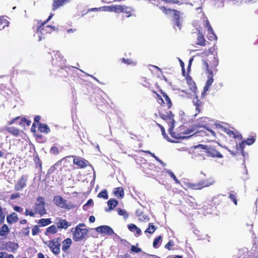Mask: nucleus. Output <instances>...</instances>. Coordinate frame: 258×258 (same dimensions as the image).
Returning <instances> with one entry per match:
<instances>
[{"mask_svg":"<svg viewBox=\"0 0 258 258\" xmlns=\"http://www.w3.org/2000/svg\"><path fill=\"white\" fill-rule=\"evenodd\" d=\"M37 203L33 206V210L26 209L24 214L26 216L34 217L36 214H39L41 216L45 215L46 210L45 209V203L44 198L41 196H39L36 199Z\"/></svg>","mask_w":258,"mask_h":258,"instance_id":"obj_1","label":"nucleus"},{"mask_svg":"<svg viewBox=\"0 0 258 258\" xmlns=\"http://www.w3.org/2000/svg\"><path fill=\"white\" fill-rule=\"evenodd\" d=\"M66 60L64 58L63 56L58 52L54 54L52 57V63L56 66L60 68L61 71L60 73H63V71L67 73V76H64L66 77L71 75L73 73L75 67L72 66H66Z\"/></svg>","mask_w":258,"mask_h":258,"instance_id":"obj_2","label":"nucleus"},{"mask_svg":"<svg viewBox=\"0 0 258 258\" xmlns=\"http://www.w3.org/2000/svg\"><path fill=\"white\" fill-rule=\"evenodd\" d=\"M54 204L60 208L71 210L75 208L77 206V202L75 199H71L69 201L64 199L60 196H55L53 198Z\"/></svg>","mask_w":258,"mask_h":258,"instance_id":"obj_3","label":"nucleus"},{"mask_svg":"<svg viewBox=\"0 0 258 258\" xmlns=\"http://www.w3.org/2000/svg\"><path fill=\"white\" fill-rule=\"evenodd\" d=\"M53 14H50L46 20L42 22L41 20H35L37 23V33L41 34L42 36L50 33L54 30V28L51 25H46V24L51 19Z\"/></svg>","mask_w":258,"mask_h":258,"instance_id":"obj_4","label":"nucleus"},{"mask_svg":"<svg viewBox=\"0 0 258 258\" xmlns=\"http://www.w3.org/2000/svg\"><path fill=\"white\" fill-rule=\"evenodd\" d=\"M215 182L212 177H209L201 180L198 182H188L186 184V187L191 190H201L205 187H209Z\"/></svg>","mask_w":258,"mask_h":258,"instance_id":"obj_5","label":"nucleus"},{"mask_svg":"<svg viewBox=\"0 0 258 258\" xmlns=\"http://www.w3.org/2000/svg\"><path fill=\"white\" fill-rule=\"evenodd\" d=\"M84 226V223H80L75 227V230L73 232V238L75 241L78 242L85 239L89 230L87 228H81Z\"/></svg>","mask_w":258,"mask_h":258,"instance_id":"obj_6","label":"nucleus"},{"mask_svg":"<svg viewBox=\"0 0 258 258\" xmlns=\"http://www.w3.org/2000/svg\"><path fill=\"white\" fill-rule=\"evenodd\" d=\"M160 117L163 120H166L168 125L169 129L168 131L172 137H174L173 135L172 131L174 126L175 120L174 119V115L172 114L171 111H168L166 113L162 112H159Z\"/></svg>","mask_w":258,"mask_h":258,"instance_id":"obj_7","label":"nucleus"},{"mask_svg":"<svg viewBox=\"0 0 258 258\" xmlns=\"http://www.w3.org/2000/svg\"><path fill=\"white\" fill-rule=\"evenodd\" d=\"M203 64L205 67L207 73L209 74L208 76V79L206 81V85L204 87L203 92L202 93V94H204L209 90L210 86L213 83L214 79L213 78V72L209 69L208 61L205 60H203Z\"/></svg>","mask_w":258,"mask_h":258,"instance_id":"obj_8","label":"nucleus"},{"mask_svg":"<svg viewBox=\"0 0 258 258\" xmlns=\"http://www.w3.org/2000/svg\"><path fill=\"white\" fill-rule=\"evenodd\" d=\"M61 242V239L60 237L54 238L48 241V246L55 255H58L60 252Z\"/></svg>","mask_w":258,"mask_h":258,"instance_id":"obj_9","label":"nucleus"},{"mask_svg":"<svg viewBox=\"0 0 258 258\" xmlns=\"http://www.w3.org/2000/svg\"><path fill=\"white\" fill-rule=\"evenodd\" d=\"M169 11L173 15V21L175 26L179 30L182 27V19L180 12L174 9H169Z\"/></svg>","mask_w":258,"mask_h":258,"instance_id":"obj_10","label":"nucleus"},{"mask_svg":"<svg viewBox=\"0 0 258 258\" xmlns=\"http://www.w3.org/2000/svg\"><path fill=\"white\" fill-rule=\"evenodd\" d=\"M27 176L23 175L15 184L14 189L16 191H21L27 185Z\"/></svg>","mask_w":258,"mask_h":258,"instance_id":"obj_11","label":"nucleus"},{"mask_svg":"<svg viewBox=\"0 0 258 258\" xmlns=\"http://www.w3.org/2000/svg\"><path fill=\"white\" fill-rule=\"evenodd\" d=\"M20 119H21V121H19V124L21 126H24V122L26 123L27 126H29L31 123V121L27 119L26 118H21L20 116H19L14 118L11 120L8 121V124L11 125Z\"/></svg>","mask_w":258,"mask_h":258,"instance_id":"obj_12","label":"nucleus"},{"mask_svg":"<svg viewBox=\"0 0 258 258\" xmlns=\"http://www.w3.org/2000/svg\"><path fill=\"white\" fill-rule=\"evenodd\" d=\"M71 1L72 0H52L51 6L52 11H56L57 9L63 6Z\"/></svg>","mask_w":258,"mask_h":258,"instance_id":"obj_13","label":"nucleus"},{"mask_svg":"<svg viewBox=\"0 0 258 258\" xmlns=\"http://www.w3.org/2000/svg\"><path fill=\"white\" fill-rule=\"evenodd\" d=\"M73 163L80 168H85L89 165V161L80 157L74 158Z\"/></svg>","mask_w":258,"mask_h":258,"instance_id":"obj_14","label":"nucleus"},{"mask_svg":"<svg viewBox=\"0 0 258 258\" xmlns=\"http://www.w3.org/2000/svg\"><path fill=\"white\" fill-rule=\"evenodd\" d=\"M4 249L9 252H15L19 247L17 243L12 241H9L5 243L4 245Z\"/></svg>","mask_w":258,"mask_h":258,"instance_id":"obj_15","label":"nucleus"},{"mask_svg":"<svg viewBox=\"0 0 258 258\" xmlns=\"http://www.w3.org/2000/svg\"><path fill=\"white\" fill-rule=\"evenodd\" d=\"M96 230L98 232L108 235H111L113 233V229L110 227L106 225L99 226L96 228Z\"/></svg>","mask_w":258,"mask_h":258,"instance_id":"obj_16","label":"nucleus"},{"mask_svg":"<svg viewBox=\"0 0 258 258\" xmlns=\"http://www.w3.org/2000/svg\"><path fill=\"white\" fill-rule=\"evenodd\" d=\"M206 153L209 156L218 158H223V155L214 148L209 147L207 149Z\"/></svg>","mask_w":258,"mask_h":258,"instance_id":"obj_17","label":"nucleus"},{"mask_svg":"<svg viewBox=\"0 0 258 258\" xmlns=\"http://www.w3.org/2000/svg\"><path fill=\"white\" fill-rule=\"evenodd\" d=\"M61 243H62V250L67 252L72 244V240L70 238H67Z\"/></svg>","mask_w":258,"mask_h":258,"instance_id":"obj_18","label":"nucleus"},{"mask_svg":"<svg viewBox=\"0 0 258 258\" xmlns=\"http://www.w3.org/2000/svg\"><path fill=\"white\" fill-rule=\"evenodd\" d=\"M205 26L207 28L209 34H211V35L210 36V38H209V39L210 40H216L217 38V36L214 33V30L208 20L206 21L205 23Z\"/></svg>","mask_w":258,"mask_h":258,"instance_id":"obj_19","label":"nucleus"},{"mask_svg":"<svg viewBox=\"0 0 258 258\" xmlns=\"http://www.w3.org/2000/svg\"><path fill=\"white\" fill-rule=\"evenodd\" d=\"M206 40L203 33L200 31L197 34V41L196 44L204 46L206 44Z\"/></svg>","mask_w":258,"mask_h":258,"instance_id":"obj_20","label":"nucleus"},{"mask_svg":"<svg viewBox=\"0 0 258 258\" xmlns=\"http://www.w3.org/2000/svg\"><path fill=\"white\" fill-rule=\"evenodd\" d=\"M118 204V202L114 199H110L107 201L108 208L105 209L106 212H110L115 208Z\"/></svg>","mask_w":258,"mask_h":258,"instance_id":"obj_21","label":"nucleus"},{"mask_svg":"<svg viewBox=\"0 0 258 258\" xmlns=\"http://www.w3.org/2000/svg\"><path fill=\"white\" fill-rule=\"evenodd\" d=\"M5 130L15 137L18 136L20 133V130L14 126H7Z\"/></svg>","mask_w":258,"mask_h":258,"instance_id":"obj_22","label":"nucleus"},{"mask_svg":"<svg viewBox=\"0 0 258 258\" xmlns=\"http://www.w3.org/2000/svg\"><path fill=\"white\" fill-rule=\"evenodd\" d=\"M18 220V215L15 212L12 213L7 217V221L10 224L16 223Z\"/></svg>","mask_w":258,"mask_h":258,"instance_id":"obj_23","label":"nucleus"},{"mask_svg":"<svg viewBox=\"0 0 258 258\" xmlns=\"http://www.w3.org/2000/svg\"><path fill=\"white\" fill-rule=\"evenodd\" d=\"M70 224L67 222L65 219H59L58 221L56 223L57 228L58 229H67L70 226Z\"/></svg>","mask_w":258,"mask_h":258,"instance_id":"obj_24","label":"nucleus"},{"mask_svg":"<svg viewBox=\"0 0 258 258\" xmlns=\"http://www.w3.org/2000/svg\"><path fill=\"white\" fill-rule=\"evenodd\" d=\"M209 63L210 64V67L209 66V68L210 70L212 71V70H215L216 71L217 70L216 68L218 66L219 64V59L217 55H213V59L211 60H209Z\"/></svg>","mask_w":258,"mask_h":258,"instance_id":"obj_25","label":"nucleus"},{"mask_svg":"<svg viewBox=\"0 0 258 258\" xmlns=\"http://www.w3.org/2000/svg\"><path fill=\"white\" fill-rule=\"evenodd\" d=\"M38 130L42 133L48 134L50 132L49 126L45 123H39L38 124Z\"/></svg>","mask_w":258,"mask_h":258,"instance_id":"obj_26","label":"nucleus"},{"mask_svg":"<svg viewBox=\"0 0 258 258\" xmlns=\"http://www.w3.org/2000/svg\"><path fill=\"white\" fill-rule=\"evenodd\" d=\"M123 10L121 12V13L126 14L127 17H130L133 15V13L135 12V9L133 7L123 5Z\"/></svg>","mask_w":258,"mask_h":258,"instance_id":"obj_27","label":"nucleus"},{"mask_svg":"<svg viewBox=\"0 0 258 258\" xmlns=\"http://www.w3.org/2000/svg\"><path fill=\"white\" fill-rule=\"evenodd\" d=\"M113 194L118 198L122 199L124 195V189L122 187L115 188L113 190Z\"/></svg>","mask_w":258,"mask_h":258,"instance_id":"obj_28","label":"nucleus"},{"mask_svg":"<svg viewBox=\"0 0 258 258\" xmlns=\"http://www.w3.org/2000/svg\"><path fill=\"white\" fill-rule=\"evenodd\" d=\"M127 227L130 231L133 232H136V236H139L141 234L140 228L138 227L135 224L131 223L127 225Z\"/></svg>","mask_w":258,"mask_h":258,"instance_id":"obj_29","label":"nucleus"},{"mask_svg":"<svg viewBox=\"0 0 258 258\" xmlns=\"http://www.w3.org/2000/svg\"><path fill=\"white\" fill-rule=\"evenodd\" d=\"M57 232V228L55 225H51L50 226L47 228L44 233L45 235H48L49 234H55Z\"/></svg>","mask_w":258,"mask_h":258,"instance_id":"obj_30","label":"nucleus"},{"mask_svg":"<svg viewBox=\"0 0 258 258\" xmlns=\"http://www.w3.org/2000/svg\"><path fill=\"white\" fill-rule=\"evenodd\" d=\"M196 100H193V103L194 106H196V111H198V113H200L201 112L202 107L203 105V102L201 100H199L197 97Z\"/></svg>","mask_w":258,"mask_h":258,"instance_id":"obj_31","label":"nucleus"},{"mask_svg":"<svg viewBox=\"0 0 258 258\" xmlns=\"http://www.w3.org/2000/svg\"><path fill=\"white\" fill-rule=\"evenodd\" d=\"M225 132L227 134V135L229 136V137L233 138H239L240 139H242L241 136L240 135H236L234 132L230 130V129L225 128Z\"/></svg>","mask_w":258,"mask_h":258,"instance_id":"obj_32","label":"nucleus"},{"mask_svg":"<svg viewBox=\"0 0 258 258\" xmlns=\"http://www.w3.org/2000/svg\"><path fill=\"white\" fill-rule=\"evenodd\" d=\"M51 220L50 218L47 219H41L38 221V224L39 226H45L51 223Z\"/></svg>","mask_w":258,"mask_h":258,"instance_id":"obj_33","label":"nucleus"},{"mask_svg":"<svg viewBox=\"0 0 258 258\" xmlns=\"http://www.w3.org/2000/svg\"><path fill=\"white\" fill-rule=\"evenodd\" d=\"M9 22L4 17H0V30L4 29L5 27L9 26Z\"/></svg>","mask_w":258,"mask_h":258,"instance_id":"obj_34","label":"nucleus"},{"mask_svg":"<svg viewBox=\"0 0 258 258\" xmlns=\"http://www.w3.org/2000/svg\"><path fill=\"white\" fill-rule=\"evenodd\" d=\"M9 231L8 226L6 224H4L0 228V235L2 236H6L9 233Z\"/></svg>","mask_w":258,"mask_h":258,"instance_id":"obj_35","label":"nucleus"},{"mask_svg":"<svg viewBox=\"0 0 258 258\" xmlns=\"http://www.w3.org/2000/svg\"><path fill=\"white\" fill-rule=\"evenodd\" d=\"M156 229L157 227L153 225V223H150L148 224V227L145 231V233L153 234Z\"/></svg>","mask_w":258,"mask_h":258,"instance_id":"obj_36","label":"nucleus"},{"mask_svg":"<svg viewBox=\"0 0 258 258\" xmlns=\"http://www.w3.org/2000/svg\"><path fill=\"white\" fill-rule=\"evenodd\" d=\"M162 94L163 97L165 98V103H166L168 108H170L172 105V102H171L170 98L166 93L162 92Z\"/></svg>","mask_w":258,"mask_h":258,"instance_id":"obj_37","label":"nucleus"},{"mask_svg":"<svg viewBox=\"0 0 258 258\" xmlns=\"http://www.w3.org/2000/svg\"><path fill=\"white\" fill-rule=\"evenodd\" d=\"M97 197L99 198H103L107 200L108 198V192L106 189L101 190L98 195Z\"/></svg>","mask_w":258,"mask_h":258,"instance_id":"obj_38","label":"nucleus"},{"mask_svg":"<svg viewBox=\"0 0 258 258\" xmlns=\"http://www.w3.org/2000/svg\"><path fill=\"white\" fill-rule=\"evenodd\" d=\"M256 135L251 136L246 140H244L247 145H251L253 144L255 141Z\"/></svg>","mask_w":258,"mask_h":258,"instance_id":"obj_39","label":"nucleus"},{"mask_svg":"<svg viewBox=\"0 0 258 258\" xmlns=\"http://www.w3.org/2000/svg\"><path fill=\"white\" fill-rule=\"evenodd\" d=\"M121 62L127 65H134L135 66L136 64V62L133 61L132 59L127 58L125 59L124 58H122L120 59Z\"/></svg>","mask_w":258,"mask_h":258,"instance_id":"obj_40","label":"nucleus"},{"mask_svg":"<svg viewBox=\"0 0 258 258\" xmlns=\"http://www.w3.org/2000/svg\"><path fill=\"white\" fill-rule=\"evenodd\" d=\"M117 212L119 215L122 216L124 219H126L128 217V214L125 210L117 208Z\"/></svg>","mask_w":258,"mask_h":258,"instance_id":"obj_41","label":"nucleus"},{"mask_svg":"<svg viewBox=\"0 0 258 258\" xmlns=\"http://www.w3.org/2000/svg\"><path fill=\"white\" fill-rule=\"evenodd\" d=\"M153 92L155 93L156 95V97L155 98L157 99V102L161 105H163L165 104V102L164 101L163 99L162 98V97L157 93L156 91H153Z\"/></svg>","mask_w":258,"mask_h":258,"instance_id":"obj_42","label":"nucleus"},{"mask_svg":"<svg viewBox=\"0 0 258 258\" xmlns=\"http://www.w3.org/2000/svg\"><path fill=\"white\" fill-rule=\"evenodd\" d=\"M205 136L212 137L213 138L216 137V134L215 132L212 130H210L208 128H206V131L205 132Z\"/></svg>","mask_w":258,"mask_h":258,"instance_id":"obj_43","label":"nucleus"},{"mask_svg":"<svg viewBox=\"0 0 258 258\" xmlns=\"http://www.w3.org/2000/svg\"><path fill=\"white\" fill-rule=\"evenodd\" d=\"M185 201L187 203L189 204V205L191 206H194L195 204V199L191 196H186L185 199Z\"/></svg>","mask_w":258,"mask_h":258,"instance_id":"obj_44","label":"nucleus"},{"mask_svg":"<svg viewBox=\"0 0 258 258\" xmlns=\"http://www.w3.org/2000/svg\"><path fill=\"white\" fill-rule=\"evenodd\" d=\"M123 10V5H113V12L121 13Z\"/></svg>","mask_w":258,"mask_h":258,"instance_id":"obj_45","label":"nucleus"},{"mask_svg":"<svg viewBox=\"0 0 258 258\" xmlns=\"http://www.w3.org/2000/svg\"><path fill=\"white\" fill-rule=\"evenodd\" d=\"M166 172L170 175V176L173 178L176 183H179V180L176 178V176L173 172L170 170H167Z\"/></svg>","mask_w":258,"mask_h":258,"instance_id":"obj_46","label":"nucleus"},{"mask_svg":"<svg viewBox=\"0 0 258 258\" xmlns=\"http://www.w3.org/2000/svg\"><path fill=\"white\" fill-rule=\"evenodd\" d=\"M174 245V242L173 240H170L169 241V242L165 244L164 247L169 250H173V248H172L173 246Z\"/></svg>","mask_w":258,"mask_h":258,"instance_id":"obj_47","label":"nucleus"},{"mask_svg":"<svg viewBox=\"0 0 258 258\" xmlns=\"http://www.w3.org/2000/svg\"><path fill=\"white\" fill-rule=\"evenodd\" d=\"M162 237L161 236H158L156 238L154 239L153 243V246L154 248H158L159 247V242L160 240L161 239Z\"/></svg>","mask_w":258,"mask_h":258,"instance_id":"obj_48","label":"nucleus"},{"mask_svg":"<svg viewBox=\"0 0 258 258\" xmlns=\"http://www.w3.org/2000/svg\"><path fill=\"white\" fill-rule=\"evenodd\" d=\"M0 258H15L12 254H8L5 252H0Z\"/></svg>","mask_w":258,"mask_h":258,"instance_id":"obj_49","label":"nucleus"},{"mask_svg":"<svg viewBox=\"0 0 258 258\" xmlns=\"http://www.w3.org/2000/svg\"><path fill=\"white\" fill-rule=\"evenodd\" d=\"M40 229L39 228V226L37 225H35L32 230V234L34 236L36 235L37 234H38L40 232Z\"/></svg>","mask_w":258,"mask_h":258,"instance_id":"obj_50","label":"nucleus"},{"mask_svg":"<svg viewBox=\"0 0 258 258\" xmlns=\"http://www.w3.org/2000/svg\"><path fill=\"white\" fill-rule=\"evenodd\" d=\"M50 152L52 154L58 155L59 153V150L57 147L52 146L51 147V148L50 149Z\"/></svg>","mask_w":258,"mask_h":258,"instance_id":"obj_51","label":"nucleus"},{"mask_svg":"<svg viewBox=\"0 0 258 258\" xmlns=\"http://www.w3.org/2000/svg\"><path fill=\"white\" fill-rule=\"evenodd\" d=\"M58 162H59L55 163L54 165L50 167V168L47 171V174H51L54 172V170L56 169L55 166L58 164Z\"/></svg>","mask_w":258,"mask_h":258,"instance_id":"obj_52","label":"nucleus"},{"mask_svg":"<svg viewBox=\"0 0 258 258\" xmlns=\"http://www.w3.org/2000/svg\"><path fill=\"white\" fill-rule=\"evenodd\" d=\"M229 198L232 201H233V202L235 205H237V201L235 195L230 193L229 194Z\"/></svg>","mask_w":258,"mask_h":258,"instance_id":"obj_53","label":"nucleus"},{"mask_svg":"<svg viewBox=\"0 0 258 258\" xmlns=\"http://www.w3.org/2000/svg\"><path fill=\"white\" fill-rule=\"evenodd\" d=\"M102 11L113 12V5L102 7Z\"/></svg>","mask_w":258,"mask_h":258,"instance_id":"obj_54","label":"nucleus"},{"mask_svg":"<svg viewBox=\"0 0 258 258\" xmlns=\"http://www.w3.org/2000/svg\"><path fill=\"white\" fill-rule=\"evenodd\" d=\"M5 216L3 212V209L0 206V224L3 223L5 220Z\"/></svg>","mask_w":258,"mask_h":258,"instance_id":"obj_55","label":"nucleus"},{"mask_svg":"<svg viewBox=\"0 0 258 258\" xmlns=\"http://www.w3.org/2000/svg\"><path fill=\"white\" fill-rule=\"evenodd\" d=\"M30 227H27L26 228H23L22 229V233L27 236H28L30 232Z\"/></svg>","mask_w":258,"mask_h":258,"instance_id":"obj_56","label":"nucleus"},{"mask_svg":"<svg viewBox=\"0 0 258 258\" xmlns=\"http://www.w3.org/2000/svg\"><path fill=\"white\" fill-rule=\"evenodd\" d=\"M20 197V194L19 192H15L14 194H12L10 196V199L11 200H14L16 199H18Z\"/></svg>","mask_w":258,"mask_h":258,"instance_id":"obj_57","label":"nucleus"},{"mask_svg":"<svg viewBox=\"0 0 258 258\" xmlns=\"http://www.w3.org/2000/svg\"><path fill=\"white\" fill-rule=\"evenodd\" d=\"M13 209L14 211L18 213H22L23 211V208L19 206H15Z\"/></svg>","mask_w":258,"mask_h":258,"instance_id":"obj_58","label":"nucleus"},{"mask_svg":"<svg viewBox=\"0 0 258 258\" xmlns=\"http://www.w3.org/2000/svg\"><path fill=\"white\" fill-rule=\"evenodd\" d=\"M131 250L133 252L138 253L141 252L142 249L140 248L137 247L134 245H132L131 247Z\"/></svg>","mask_w":258,"mask_h":258,"instance_id":"obj_59","label":"nucleus"},{"mask_svg":"<svg viewBox=\"0 0 258 258\" xmlns=\"http://www.w3.org/2000/svg\"><path fill=\"white\" fill-rule=\"evenodd\" d=\"M35 162L36 164H38L39 165V167L40 169L42 168V162L40 158H39L38 156H37L36 157V160H35Z\"/></svg>","mask_w":258,"mask_h":258,"instance_id":"obj_60","label":"nucleus"},{"mask_svg":"<svg viewBox=\"0 0 258 258\" xmlns=\"http://www.w3.org/2000/svg\"><path fill=\"white\" fill-rule=\"evenodd\" d=\"M143 152L150 155L152 157L155 158L156 160H158V158L153 153L151 152L150 151H143Z\"/></svg>","mask_w":258,"mask_h":258,"instance_id":"obj_61","label":"nucleus"},{"mask_svg":"<svg viewBox=\"0 0 258 258\" xmlns=\"http://www.w3.org/2000/svg\"><path fill=\"white\" fill-rule=\"evenodd\" d=\"M245 145H246V143H245L244 140H243L240 144H239V147L241 149V152H243V149L245 147Z\"/></svg>","mask_w":258,"mask_h":258,"instance_id":"obj_62","label":"nucleus"},{"mask_svg":"<svg viewBox=\"0 0 258 258\" xmlns=\"http://www.w3.org/2000/svg\"><path fill=\"white\" fill-rule=\"evenodd\" d=\"M158 125L160 127V128L161 129L162 135L164 137L166 136V133H165V130L164 129V127L162 125H161V124H158Z\"/></svg>","mask_w":258,"mask_h":258,"instance_id":"obj_63","label":"nucleus"},{"mask_svg":"<svg viewBox=\"0 0 258 258\" xmlns=\"http://www.w3.org/2000/svg\"><path fill=\"white\" fill-rule=\"evenodd\" d=\"M118 258H131L130 255L128 253H125L123 255H121Z\"/></svg>","mask_w":258,"mask_h":258,"instance_id":"obj_64","label":"nucleus"}]
</instances>
